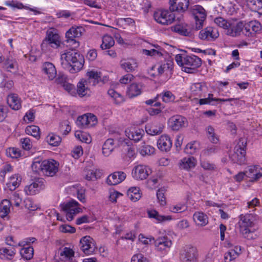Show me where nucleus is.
Here are the masks:
<instances>
[{
  "instance_id": "obj_43",
  "label": "nucleus",
  "mask_w": 262,
  "mask_h": 262,
  "mask_svg": "<svg viewBox=\"0 0 262 262\" xmlns=\"http://www.w3.org/2000/svg\"><path fill=\"white\" fill-rule=\"evenodd\" d=\"M47 140L50 145L53 146H57L61 141V138L59 136L51 133L47 137Z\"/></svg>"
},
{
  "instance_id": "obj_25",
  "label": "nucleus",
  "mask_w": 262,
  "mask_h": 262,
  "mask_svg": "<svg viewBox=\"0 0 262 262\" xmlns=\"http://www.w3.org/2000/svg\"><path fill=\"white\" fill-rule=\"evenodd\" d=\"M88 77V84L95 86L98 84L101 80V74L100 72L92 70L88 71L86 74Z\"/></svg>"
},
{
  "instance_id": "obj_11",
  "label": "nucleus",
  "mask_w": 262,
  "mask_h": 262,
  "mask_svg": "<svg viewBox=\"0 0 262 262\" xmlns=\"http://www.w3.org/2000/svg\"><path fill=\"white\" fill-rule=\"evenodd\" d=\"M151 172L152 170L149 166L140 164L133 168L132 174L135 179L143 180L146 179Z\"/></svg>"
},
{
  "instance_id": "obj_31",
  "label": "nucleus",
  "mask_w": 262,
  "mask_h": 262,
  "mask_svg": "<svg viewBox=\"0 0 262 262\" xmlns=\"http://www.w3.org/2000/svg\"><path fill=\"white\" fill-rule=\"evenodd\" d=\"M7 103L9 106L14 110H18L21 107L20 99L15 94H11L7 97Z\"/></svg>"
},
{
  "instance_id": "obj_15",
  "label": "nucleus",
  "mask_w": 262,
  "mask_h": 262,
  "mask_svg": "<svg viewBox=\"0 0 262 262\" xmlns=\"http://www.w3.org/2000/svg\"><path fill=\"white\" fill-rule=\"evenodd\" d=\"M155 246L158 251L166 252L172 245L171 240L167 236L159 237L154 241Z\"/></svg>"
},
{
  "instance_id": "obj_44",
  "label": "nucleus",
  "mask_w": 262,
  "mask_h": 262,
  "mask_svg": "<svg viewBox=\"0 0 262 262\" xmlns=\"http://www.w3.org/2000/svg\"><path fill=\"white\" fill-rule=\"evenodd\" d=\"M241 231L244 237L248 240L254 239L257 237L255 231L248 228H241Z\"/></svg>"
},
{
  "instance_id": "obj_40",
  "label": "nucleus",
  "mask_w": 262,
  "mask_h": 262,
  "mask_svg": "<svg viewBox=\"0 0 262 262\" xmlns=\"http://www.w3.org/2000/svg\"><path fill=\"white\" fill-rule=\"evenodd\" d=\"M139 188L138 187H131L127 191V196L133 202L138 201L141 198L139 192Z\"/></svg>"
},
{
  "instance_id": "obj_61",
  "label": "nucleus",
  "mask_w": 262,
  "mask_h": 262,
  "mask_svg": "<svg viewBox=\"0 0 262 262\" xmlns=\"http://www.w3.org/2000/svg\"><path fill=\"white\" fill-rule=\"evenodd\" d=\"M35 111L33 110H30L27 112L24 117V121L28 120L29 122H32L35 118Z\"/></svg>"
},
{
  "instance_id": "obj_55",
  "label": "nucleus",
  "mask_w": 262,
  "mask_h": 262,
  "mask_svg": "<svg viewBox=\"0 0 262 262\" xmlns=\"http://www.w3.org/2000/svg\"><path fill=\"white\" fill-rule=\"evenodd\" d=\"M84 29L82 27H72L69 29V33L72 32L76 38H78L82 35Z\"/></svg>"
},
{
  "instance_id": "obj_57",
  "label": "nucleus",
  "mask_w": 262,
  "mask_h": 262,
  "mask_svg": "<svg viewBox=\"0 0 262 262\" xmlns=\"http://www.w3.org/2000/svg\"><path fill=\"white\" fill-rule=\"evenodd\" d=\"M186 209L184 205L178 204L169 207V210L173 213L182 212Z\"/></svg>"
},
{
  "instance_id": "obj_47",
  "label": "nucleus",
  "mask_w": 262,
  "mask_h": 262,
  "mask_svg": "<svg viewBox=\"0 0 262 262\" xmlns=\"http://www.w3.org/2000/svg\"><path fill=\"white\" fill-rule=\"evenodd\" d=\"M101 172L100 171L89 170L85 175V179L88 181H94L100 178Z\"/></svg>"
},
{
  "instance_id": "obj_39",
  "label": "nucleus",
  "mask_w": 262,
  "mask_h": 262,
  "mask_svg": "<svg viewBox=\"0 0 262 262\" xmlns=\"http://www.w3.org/2000/svg\"><path fill=\"white\" fill-rule=\"evenodd\" d=\"M199 37L203 40H211L213 38V28L209 27L202 30L200 32Z\"/></svg>"
},
{
  "instance_id": "obj_8",
  "label": "nucleus",
  "mask_w": 262,
  "mask_h": 262,
  "mask_svg": "<svg viewBox=\"0 0 262 262\" xmlns=\"http://www.w3.org/2000/svg\"><path fill=\"white\" fill-rule=\"evenodd\" d=\"M191 13L195 20V29H201L206 17L204 9L200 5H195L191 9Z\"/></svg>"
},
{
  "instance_id": "obj_7",
  "label": "nucleus",
  "mask_w": 262,
  "mask_h": 262,
  "mask_svg": "<svg viewBox=\"0 0 262 262\" xmlns=\"http://www.w3.org/2000/svg\"><path fill=\"white\" fill-rule=\"evenodd\" d=\"M201 65V59L194 55L185 56L183 71L188 73H193Z\"/></svg>"
},
{
  "instance_id": "obj_51",
  "label": "nucleus",
  "mask_w": 262,
  "mask_h": 262,
  "mask_svg": "<svg viewBox=\"0 0 262 262\" xmlns=\"http://www.w3.org/2000/svg\"><path fill=\"white\" fill-rule=\"evenodd\" d=\"M71 130V126L69 125L68 121H65L61 122L59 125V132L63 135L68 134Z\"/></svg>"
},
{
  "instance_id": "obj_26",
  "label": "nucleus",
  "mask_w": 262,
  "mask_h": 262,
  "mask_svg": "<svg viewBox=\"0 0 262 262\" xmlns=\"http://www.w3.org/2000/svg\"><path fill=\"white\" fill-rule=\"evenodd\" d=\"M206 90V86L200 82L195 83L190 87L191 94L192 96L203 97V92Z\"/></svg>"
},
{
  "instance_id": "obj_3",
  "label": "nucleus",
  "mask_w": 262,
  "mask_h": 262,
  "mask_svg": "<svg viewBox=\"0 0 262 262\" xmlns=\"http://www.w3.org/2000/svg\"><path fill=\"white\" fill-rule=\"evenodd\" d=\"M246 139L240 138L234 148L233 153L230 155V158L233 163L241 165L246 163Z\"/></svg>"
},
{
  "instance_id": "obj_28",
  "label": "nucleus",
  "mask_w": 262,
  "mask_h": 262,
  "mask_svg": "<svg viewBox=\"0 0 262 262\" xmlns=\"http://www.w3.org/2000/svg\"><path fill=\"white\" fill-rule=\"evenodd\" d=\"M21 182V177L18 174H15L10 177L6 186L10 190L14 191L19 186Z\"/></svg>"
},
{
  "instance_id": "obj_10",
  "label": "nucleus",
  "mask_w": 262,
  "mask_h": 262,
  "mask_svg": "<svg viewBox=\"0 0 262 262\" xmlns=\"http://www.w3.org/2000/svg\"><path fill=\"white\" fill-rule=\"evenodd\" d=\"M168 125L172 130L178 131L188 125L186 118L181 115H174L171 117L168 122Z\"/></svg>"
},
{
  "instance_id": "obj_27",
  "label": "nucleus",
  "mask_w": 262,
  "mask_h": 262,
  "mask_svg": "<svg viewBox=\"0 0 262 262\" xmlns=\"http://www.w3.org/2000/svg\"><path fill=\"white\" fill-rule=\"evenodd\" d=\"M89 84H88V80L86 79H82L77 85V94L80 97L89 95L90 90L88 88Z\"/></svg>"
},
{
  "instance_id": "obj_60",
  "label": "nucleus",
  "mask_w": 262,
  "mask_h": 262,
  "mask_svg": "<svg viewBox=\"0 0 262 262\" xmlns=\"http://www.w3.org/2000/svg\"><path fill=\"white\" fill-rule=\"evenodd\" d=\"M60 230L64 233H73L76 231V229L69 225H63L60 227Z\"/></svg>"
},
{
  "instance_id": "obj_19",
  "label": "nucleus",
  "mask_w": 262,
  "mask_h": 262,
  "mask_svg": "<svg viewBox=\"0 0 262 262\" xmlns=\"http://www.w3.org/2000/svg\"><path fill=\"white\" fill-rule=\"evenodd\" d=\"M126 175L123 171H116L110 174L106 180L109 185H115L121 183L126 178Z\"/></svg>"
},
{
  "instance_id": "obj_37",
  "label": "nucleus",
  "mask_w": 262,
  "mask_h": 262,
  "mask_svg": "<svg viewBox=\"0 0 262 262\" xmlns=\"http://www.w3.org/2000/svg\"><path fill=\"white\" fill-rule=\"evenodd\" d=\"M11 205L10 201L8 200H3L0 204V216L4 218L10 212V208Z\"/></svg>"
},
{
  "instance_id": "obj_38",
  "label": "nucleus",
  "mask_w": 262,
  "mask_h": 262,
  "mask_svg": "<svg viewBox=\"0 0 262 262\" xmlns=\"http://www.w3.org/2000/svg\"><path fill=\"white\" fill-rule=\"evenodd\" d=\"M125 133L126 136L130 140H133L135 142L140 141L144 134V132L142 129H137L134 131H129V132L126 131Z\"/></svg>"
},
{
  "instance_id": "obj_34",
  "label": "nucleus",
  "mask_w": 262,
  "mask_h": 262,
  "mask_svg": "<svg viewBox=\"0 0 262 262\" xmlns=\"http://www.w3.org/2000/svg\"><path fill=\"white\" fill-rule=\"evenodd\" d=\"M193 219L198 226H204L208 223V217L207 215L201 212L194 213Z\"/></svg>"
},
{
  "instance_id": "obj_29",
  "label": "nucleus",
  "mask_w": 262,
  "mask_h": 262,
  "mask_svg": "<svg viewBox=\"0 0 262 262\" xmlns=\"http://www.w3.org/2000/svg\"><path fill=\"white\" fill-rule=\"evenodd\" d=\"M240 220L242 222L241 228L252 227L254 225V222L255 220L254 215L252 214H241L239 216Z\"/></svg>"
},
{
  "instance_id": "obj_1",
  "label": "nucleus",
  "mask_w": 262,
  "mask_h": 262,
  "mask_svg": "<svg viewBox=\"0 0 262 262\" xmlns=\"http://www.w3.org/2000/svg\"><path fill=\"white\" fill-rule=\"evenodd\" d=\"M60 59L62 67L71 73L79 72L84 63L83 56L75 50L66 51L61 54Z\"/></svg>"
},
{
  "instance_id": "obj_21",
  "label": "nucleus",
  "mask_w": 262,
  "mask_h": 262,
  "mask_svg": "<svg viewBox=\"0 0 262 262\" xmlns=\"http://www.w3.org/2000/svg\"><path fill=\"white\" fill-rule=\"evenodd\" d=\"M172 144L170 138L166 135L161 136L157 141L158 147L162 151L167 152L169 151L172 147Z\"/></svg>"
},
{
  "instance_id": "obj_64",
  "label": "nucleus",
  "mask_w": 262,
  "mask_h": 262,
  "mask_svg": "<svg viewBox=\"0 0 262 262\" xmlns=\"http://www.w3.org/2000/svg\"><path fill=\"white\" fill-rule=\"evenodd\" d=\"M23 148L25 150H29L32 147V144L29 138H26L21 139Z\"/></svg>"
},
{
  "instance_id": "obj_9",
  "label": "nucleus",
  "mask_w": 262,
  "mask_h": 262,
  "mask_svg": "<svg viewBox=\"0 0 262 262\" xmlns=\"http://www.w3.org/2000/svg\"><path fill=\"white\" fill-rule=\"evenodd\" d=\"M261 30V25L256 20L251 21L244 24L243 35L247 37H253Z\"/></svg>"
},
{
  "instance_id": "obj_6",
  "label": "nucleus",
  "mask_w": 262,
  "mask_h": 262,
  "mask_svg": "<svg viewBox=\"0 0 262 262\" xmlns=\"http://www.w3.org/2000/svg\"><path fill=\"white\" fill-rule=\"evenodd\" d=\"M78 205V203L75 200L61 205L62 210L66 213V218L68 221H72L75 215L81 212L82 209Z\"/></svg>"
},
{
  "instance_id": "obj_49",
  "label": "nucleus",
  "mask_w": 262,
  "mask_h": 262,
  "mask_svg": "<svg viewBox=\"0 0 262 262\" xmlns=\"http://www.w3.org/2000/svg\"><path fill=\"white\" fill-rule=\"evenodd\" d=\"M34 250L32 247L22 248L20 253L22 256L26 259H30L33 256Z\"/></svg>"
},
{
  "instance_id": "obj_2",
  "label": "nucleus",
  "mask_w": 262,
  "mask_h": 262,
  "mask_svg": "<svg viewBox=\"0 0 262 262\" xmlns=\"http://www.w3.org/2000/svg\"><path fill=\"white\" fill-rule=\"evenodd\" d=\"M31 168L34 174L53 177L58 171L59 163L53 159L41 160L38 158L33 160Z\"/></svg>"
},
{
  "instance_id": "obj_24",
  "label": "nucleus",
  "mask_w": 262,
  "mask_h": 262,
  "mask_svg": "<svg viewBox=\"0 0 262 262\" xmlns=\"http://www.w3.org/2000/svg\"><path fill=\"white\" fill-rule=\"evenodd\" d=\"M42 71L47 75L50 80H53L56 75V70L54 65L50 62H46L42 66Z\"/></svg>"
},
{
  "instance_id": "obj_53",
  "label": "nucleus",
  "mask_w": 262,
  "mask_h": 262,
  "mask_svg": "<svg viewBox=\"0 0 262 262\" xmlns=\"http://www.w3.org/2000/svg\"><path fill=\"white\" fill-rule=\"evenodd\" d=\"M164 192L165 190L163 188L159 189L157 192V199L162 206H164L166 203Z\"/></svg>"
},
{
  "instance_id": "obj_12",
  "label": "nucleus",
  "mask_w": 262,
  "mask_h": 262,
  "mask_svg": "<svg viewBox=\"0 0 262 262\" xmlns=\"http://www.w3.org/2000/svg\"><path fill=\"white\" fill-rule=\"evenodd\" d=\"M45 180L41 178L34 179L29 185L25 187L24 191L27 195H34L45 188Z\"/></svg>"
},
{
  "instance_id": "obj_45",
  "label": "nucleus",
  "mask_w": 262,
  "mask_h": 262,
  "mask_svg": "<svg viewBox=\"0 0 262 262\" xmlns=\"http://www.w3.org/2000/svg\"><path fill=\"white\" fill-rule=\"evenodd\" d=\"M199 148V143L196 141L188 143L185 148V151L188 154L192 155L194 154Z\"/></svg>"
},
{
  "instance_id": "obj_48",
  "label": "nucleus",
  "mask_w": 262,
  "mask_h": 262,
  "mask_svg": "<svg viewBox=\"0 0 262 262\" xmlns=\"http://www.w3.org/2000/svg\"><path fill=\"white\" fill-rule=\"evenodd\" d=\"M88 117L86 114H84L78 117L76 124L77 125L81 128H85L89 127L88 126Z\"/></svg>"
},
{
  "instance_id": "obj_35",
  "label": "nucleus",
  "mask_w": 262,
  "mask_h": 262,
  "mask_svg": "<svg viewBox=\"0 0 262 262\" xmlns=\"http://www.w3.org/2000/svg\"><path fill=\"white\" fill-rule=\"evenodd\" d=\"M195 159L193 157H186L181 160L180 167L182 169L188 170L195 166Z\"/></svg>"
},
{
  "instance_id": "obj_23",
  "label": "nucleus",
  "mask_w": 262,
  "mask_h": 262,
  "mask_svg": "<svg viewBox=\"0 0 262 262\" xmlns=\"http://www.w3.org/2000/svg\"><path fill=\"white\" fill-rule=\"evenodd\" d=\"M143 88L142 83H133L128 88L126 93L129 98H133L140 95Z\"/></svg>"
},
{
  "instance_id": "obj_30",
  "label": "nucleus",
  "mask_w": 262,
  "mask_h": 262,
  "mask_svg": "<svg viewBox=\"0 0 262 262\" xmlns=\"http://www.w3.org/2000/svg\"><path fill=\"white\" fill-rule=\"evenodd\" d=\"M241 247L235 246L234 249H230L225 254L224 259L225 262H232L237 257L241 252Z\"/></svg>"
},
{
  "instance_id": "obj_54",
  "label": "nucleus",
  "mask_w": 262,
  "mask_h": 262,
  "mask_svg": "<svg viewBox=\"0 0 262 262\" xmlns=\"http://www.w3.org/2000/svg\"><path fill=\"white\" fill-rule=\"evenodd\" d=\"M214 23L219 27L226 29L228 27V23L226 19L223 17H218L214 19Z\"/></svg>"
},
{
  "instance_id": "obj_62",
  "label": "nucleus",
  "mask_w": 262,
  "mask_h": 262,
  "mask_svg": "<svg viewBox=\"0 0 262 262\" xmlns=\"http://www.w3.org/2000/svg\"><path fill=\"white\" fill-rule=\"evenodd\" d=\"M86 116H87V117H88V120L89 121V122H88L89 127H92L97 123V118L94 115L91 114V113H88V114H86Z\"/></svg>"
},
{
  "instance_id": "obj_32",
  "label": "nucleus",
  "mask_w": 262,
  "mask_h": 262,
  "mask_svg": "<svg viewBox=\"0 0 262 262\" xmlns=\"http://www.w3.org/2000/svg\"><path fill=\"white\" fill-rule=\"evenodd\" d=\"M147 213L149 217L155 219L159 223L169 221L172 219L171 215H160L159 212L155 210L148 211Z\"/></svg>"
},
{
  "instance_id": "obj_63",
  "label": "nucleus",
  "mask_w": 262,
  "mask_h": 262,
  "mask_svg": "<svg viewBox=\"0 0 262 262\" xmlns=\"http://www.w3.org/2000/svg\"><path fill=\"white\" fill-rule=\"evenodd\" d=\"M5 4L8 6L16 8L17 9H22L24 8L23 4L14 1H7L5 3Z\"/></svg>"
},
{
  "instance_id": "obj_13",
  "label": "nucleus",
  "mask_w": 262,
  "mask_h": 262,
  "mask_svg": "<svg viewBox=\"0 0 262 262\" xmlns=\"http://www.w3.org/2000/svg\"><path fill=\"white\" fill-rule=\"evenodd\" d=\"M80 249L87 255L93 254L96 249L93 239L90 236L83 237L80 241Z\"/></svg>"
},
{
  "instance_id": "obj_20",
  "label": "nucleus",
  "mask_w": 262,
  "mask_h": 262,
  "mask_svg": "<svg viewBox=\"0 0 262 262\" xmlns=\"http://www.w3.org/2000/svg\"><path fill=\"white\" fill-rule=\"evenodd\" d=\"M244 24L239 22L236 24H229L228 27L226 28V34L228 35L236 37L242 33L243 34Z\"/></svg>"
},
{
  "instance_id": "obj_22",
  "label": "nucleus",
  "mask_w": 262,
  "mask_h": 262,
  "mask_svg": "<svg viewBox=\"0 0 262 262\" xmlns=\"http://www.w3.org/2000/svg\"><path fill=\"white\" fill-rule=\"evenodd\" d=\"M120 64L121 68L127 73L133 72L138 67L136 60L133 58L123 59Z\"/></svg>"
},
{
  "instance_id": "obj_58",
  "label": "nucleus",
  "mask_w": 262,
  "mask_h": 262,
  "mask_svg": "<svg viewBox=\"0 0 262 262\" xmlns=\"http://www.w3.org/2000/svg\"><path fill=\"white\" fill-rule=\"evenodd\" d=\"M257 166L256 165H252L249 166L248 170L245 171L246 177L251 179L254 176V174H255V173L257 171Z\"/></svg>"
},
{
  "instance_id": "obj_36",
  "label": "nucleus",
  "mask_w": 262,
  "mask_h": 262,
  "mask_svg": "<svg viewBox=\"0 0 262 262\" xmlns=\"http://www.w3.org/2000/svg\"><path fill=\"white\" fill-rule=\"evenodd\" d=\"M163 125L161 124L158 125L152 124L147 125L145 127V129L148 134L154 136L160 134L163 131Z\"/></svg>"
},
{
  "instance_id": "obj_52",
  "label": "nucleus",
  "mask_w": 262,
  "mask_h": 262,
  "mask_svg": "<svg viewBox=\"0 0 262 262\" xmlns=\"http://www.w3.org/2000/svg\"><path fill=\"white\" fill-rule=\"evenodd\" d=\"M6 155L7 156L12 158H17L20 157V153L18 149L14 147H10L7 149Z\"/></svg>"
},
{
  "instance_id": "obj_4",
  "label": "nucleus",
  "mask_w": 262,
  "mask_h": 262,
  "mask_svg": "<svg viewBox=\"0 0 262 262\" xmlns=\"http://www.w3.org/2000/svg\"><path fill=\"white\" fill-rule=\"evenodd\" d=\"M60 45V39L59 35L52 31H47L46 36L41 44V48L43 52H47L50 48L57 49Z\"/></svg>"
},
{
  "instance_id": "obj_50",
  "label": "nucleus",
  "mask_w": 262,
  "mask_h": 262,
  "mask_svg": "<svg viewBox=\"0 0 262 262\" xmlns=\"http://www.w3.org/2000/svg\"><path fill=\"white\" fill-rule=\"evenodd\" d=\"M154 152L155 148L150 145H145V143L140 148V152L143 156L150 155L154 154Z\"/></svg>"
},
{
  "instance_id": "obj_5",
  "label": "nucleus",
  "mask_w": 262,
  "mask_h": 262,
  "mask_svg": "<svg viewBox=\"0 0 262 262\" xmlns=\"http://www.w3.org/2000/svg\"><path fill=\"white\" fill-rule=\"evenodd\" d=\"M155 20L159 24L168 25L173 23L175 19V15L173 11L168 10H158L154 13Z\"/></svg>"
},
{
  "instance_id": "obj_46",
  "label": "nucleus",
  "mask_w": 262,
  "mask_h": 262,
  "mask_svg": "<svg viewBox=\"0 0 262 262\" xmlns=\"http://www.w3.org/2000/svg\"><path fill=\"white\" fill-rule=\"evenodd\" d=\"M25 132L27 134L31 135L36 138H38L40 137L39 128L37 126H28L26 127Z\"/></svg>"
},
{
  "instance_id": "obj_41",
  "label": "nucleus",
  "mask_w": 262,
  "mask_h": 262,
  "mask_svg": "<svg viewBox=\"0 0 262 262\" xmlns=\"http://www.w3.org/2000/svg\"><path fill=\"white\" fill-rule=\"evenodd\" d=\"M115 41L112 36L108 35H104L102 38V43L100 46L102 50L110 49L114 45Z\"/></svg>"
},
{
  "instance_id": "obj_33",
  "label": "nucleus",
  "mask_w": 262,
  "mask_h": 262,
  "mask_svg": "<svg viewBox=\"0 0 262 262\" xmlns=\"http://www.w3.org/2000/svg\"><path fill=\"white\" fill-rule=\"evenodd\" d=\"M115 148L114 140L112 138L107 139L103 145L102 154L105 157L109 156Z\"/></svg>"
},
{
  "instance_id": "obj_42",
  "label": "nucleus",
  "mask_w": 262,
  "mask_h": 262,
  "mask_svg": "<svg viewBox=\"0 0 262 262\" xmlns=\"http://www.w3.org/2000/svg\"><path fill=\"white\" fill-rule=\"evenodd\" d=\"M107 93L113 99L116 104H120L124 101L123 97L114 89L109 90Z\"/></svg>"
},
{
  "instance_id": "obj_14",
  "label": "nucleus",
  "mask_w": 262,
  "mask_h": 262,
  "mask_svg": "<svg viewBox=\"0 0 262 262\" xmlns=\"http://www.w3.org/2000/svg\"><path fill=\"white\" fill-rule=\"evenodd\" d=\"M180 258L182 262H196V248L191 246L186 247L181 252Z\"/></svg>"
},
{
  "instance_id": "obj_17",
  "label": "nucleus",
  "mask_w": 262,
  "mask_h": 262,
  "mask_svg": "<svg viewBox=\"0 0 262 262\" xmlns=\"http://www.w3.org/2000/svg\"><path fill=\"white\" fill-rule=\"evenodd\" d=\"M3 68L7 72L15 73L18 69V64L17 60L12 56H9L6 58L3 57Z\"/></svg>"
},
{
  "instance_id": "obj_56",
  "label": "nucleus",
  "mask_w": 262,
  "mask_h": 262,
  "mask_svg": "<svg viewBox=\"0 0 262 262\" xmlns=\"http://www.w3.org/2000/svg\"><path fill=\"white\" fill-rule=\"evenodd\" d=\"M131 262H148V260L143 254L138 253L133 256Z\"/></svg>"
},
{
  "instance_id": "obj_18",
  "label": "nucleus",
  "mask_w": 262,
  "mask_h": 262,
  "mask_svg": "<svg viewBox=\"0 0 262 262\" xmlns=\"http://www.w3.org/2000/svg\"><path fill=\"white\" fill-rule=\"evenodd\" d=\"M178 23L171 27V30L181 35L189 36L191 31L187 24L183 22L179 17L178 18Z\"/></svg>"
},
{
  "instance_id": "obj_16",
  "label": "nucleus",
  "mask_w": 262,
  "mask_h": 262,
  "mask_svg": "<svg viewBox=\"0 0 262 262\" xmlns=\"http://www.w3.org/2000/svg\"><path fill=\"white\" fill-rule=\"evenodd\" d=\"M189 0H170L169 9L171 11L183 13L187 10Z\"/></svg>"
},
{
  "instance_id": "obj_59",
  "label": "nucleus",
  "mask_w": 262,
  "mask_h": 262,
  "mask_svg": "<svg viewBox=\"0 0 262 262\" xmlns=\"http://www.w3.org/2000/svg\"><path fill=\"white\" fill-rule=\"evenodd\" d=\"M162 99L165 102L173 101L174 100V96L171 92L167 91L163 94Z\"/></svg>"
}]
</instances>
